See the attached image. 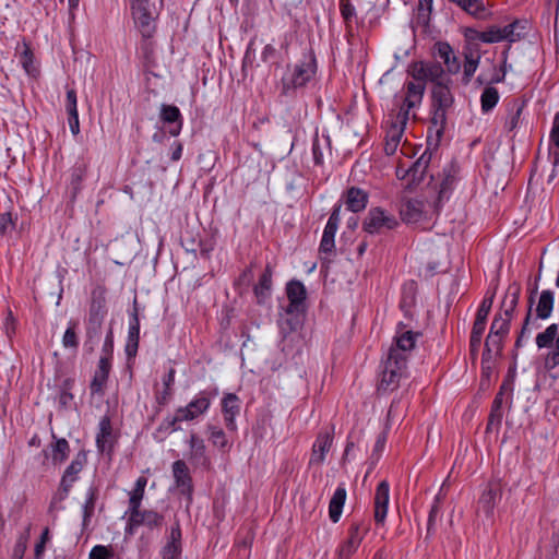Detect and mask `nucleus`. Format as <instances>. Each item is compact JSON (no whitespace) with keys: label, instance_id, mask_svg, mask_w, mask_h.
Returning a JSON list of instances; mask_svg holds the SVG:
<instances>
[{"label":"nucleus","instance_id":"1","mask_svg":"<svg viewBox=\"0 0 559 559\" xmlns=\"http://www.w3.org/2000/svg\"><path fill=\"white\" fill-rule=\"evenodd\" d=\"M316 59L311 55L294 66L288 64L281 80V96H295L296 91L305 86L316 74Z\"/></svg>","mask_w":559,"mask_h":559},{"label":"nucleus","instance_id":"2","mask_svg":"<svg viewBox=\"0 0 559 559\" xmlns=\"http://www.w3.org/2000/svg\"><path fill=\"white\" fill-rule=\"evenodd\" d=\"M450 84L451 83H437L431 91V127L435 129L438 138H441L445 130L447 114L454 103Z\"/></svg>","mask_w":559,"mask_h":559},{"label":"nucleus","instance_id":"3","mask_svg":"<svg viewBox=\"0 0 559 559\" xmlns=\"http://www.w3.org/2000/svg\"><path fill=\"white\" fill-rule=\"evenodd\" d=\"M407 97L403 98L400 110L396 115V120L391 124L386 131V139L391 142L400 144L403 136L404 128L409 118V110L419 106L423 102V90L416 88L414 85L409 86Z\"/></svg>","mask_w":559,"mask_h":559},{"label":"nucleus","instance_id":"4","mask_svg":"<svg viewBox=\"0 0 559 559\" xmlns=\"http://www.w3.org/2000/svg\"><path fill=\"white\" fill-rule=\"evenodd\" d=\"M397 226V218L380 206L371 207L362 222V229L370 235L385 234Z\"/></svg>","mask_w":559,"mask_h":559},{"label":"nucleus","instance_id":"5","mask_svg":"<svg viewBox=\"0 0 559 559\" xmlns=\"http://www.w3.org/2000/svg\"><path fill=\"white\" fill-rule=\"evenodd\" d=\"M134 23L144 38H151L155 32V15L150 0H130Z\"/></svg>","mask_w":559,"mask_h":559},{"label":"nucleus","instance_id":"6","mask_svg":"<svg viewBox=\"0 0 559 559\" xmlns=\"http://www.w3.org/2000/svg\"><path fill=\"white\" fill-rule=\"evenodd\" d=\"M212 394L201 391L187 406L178 408V418L187 421L193 420L205 414L211 406Z\"/></svg>","mask_w":559,"mask_h":559},{"label":"nucleus","instance_id":"7","mask_svg":"<svg viewBox=\"0 0 559 559\" xmlns=\"http://www.w3.org/2000/svg\"><path fill=\"white\" fill-rule=\"evenodd\" d=\"M516 26V22L510 23L503 27L491 26L487 31L484 32H475V37L473 39L480 40L486 44L499 43L502 40L515 41L516 38L514 36V28Z\"/></svg>","mask_w":559,"mask_h":559},{"label":"nucleus","instance_id":"8","mask_svg":"<svg viewBox=\"0 0 559 559\" xmlns=\"http://www.w3.org/2000/svg\"><path fill=\"white\" fill-rule=\"evenodd\" d=\"M367 532V526H350L347 537L338 548V558L348 559L356 551Z\"/></svg>","mask_w":559,"mask_h":559},{"label":"nucleus","instance_id":"9","mask_svg":"<svg viewBox=\"0 0 559 559\" xmlns=\"http://www.w3.org/2000/svg\"><path fill=\"white\" fill-rule=\"evenodd\" d=\"M240 411V400L235 393H226L222 400V412L226 428L230 431L237 429L235 421L236 416Z\"/></svg>","mask_w":559,"mask_h":559},{"label":"nucleus","instance_id":"10","mask_svg":"<svg viewBox=\"0 0 559 559\" xmlns=\"http://www.w3.org/2000/svg\"><path fill=\"white\" fill-rule=\"evenodd\" d=\"M390 500V486L386 480L378 484L374 492V520L377 523H382L388 513V506Z\"/></svg>","mask_w":559,"mask_h":559},{"label":"nucleus","instance_id":"11","mask_svg":"<svg viewBox=\"0 0 559 559\" xmlns=\"http://www.w3.org/2000/svg\"><path fill=\"white\" fill-rule=\"evenodd\" d=\"M400 215L407 224L418 223L425 215V204L418 199H406L400 206Z\"/></svg>","mask_w":559,"mask_h":559},{"label":"nucleus","instance_id":"12","mask_svg":"<svg viewBox=\"0 0 559 559\" xmlns=\"http://www.w3.org/2000/svg\"><path fill=\"white\" fill-rule=\"evenodd\" d=\"M159 118L163 123L169 124V134L177 136L182 129V116L179 108L175 105L162 104Z\"/></svg>","mask_w":559,"mask_h":559},{"label":"nucleus","instance_id":"13","mask_svg":"<svg viewBox=\"0 0 559 559\" xmlns=\"http://www.w3.org/2000/svg\"><path fill=\"white\" fill-rule=\"evenodd\" d=\"M85 462V454L79 453L66 468L60 483V488L64 495L69 493L72 485L78 479L79 473L83 469Z\"/></svg>","mask_w":559,"mask_h":559},{"label":"nucleus","instance_id":"14","mask_svg":"<svg viewBox=\"0 0 559 559\" xmlns=\"http://www.w3.org/2000/svg\"><path fill=\"white\" fill-rule=\"evenodd\" d=\"M181 531L179 526H173L160 555L162 559H180L182 552Z\"/></svg>","mask_w":559,"mask_h":559},{"label":"nucleus","instance_id":"15","mask_svg":"<svg viewBox=\"0 0 559 559\" xmlns=\"http://www.w3.org/2000/svg\"><path fill=\"white\" fill-rule=\"evenodd\" d=\"M136 300H134V309L131 314V320L129 323L128 338L126 344V354L128 358L135 357L139 348L140 342V320L138 314V309L135 307Z\"/></svg>","mask_w":559,"mask_h":559},{"label":"nucleus","instance_id":"16","mask_svg":"<svg viewBox=\"0 0 559 559\" xmlns=\"http://www.w3.org/2000/svg\"><path fill=\"white\" fill-rule=\"evenodd\" d=\"M435 55L443 61L449 74H456L460 71L461 63L448 43L438 41L435 44Z\"/></svg>","mask_w":559,"mask_h":559},{"label":"nucleus","instance_id":"17","mask_svg":"<svg viewBox=\"0 0 559 559\" xmlns=\"http://www.w3.org/2000/svg\"><path fill=\"white\" fill-rule=\"evenodd\" d=\"M111 362L107 358H99L97 369L90 384L91 393L103 395L108 381Z\"/></svg>","mask_w":559,"mask_h":559},{"label":"nucleus","instance_id":"18","mask_svg":"<svg viewBox=\"0 0 559 559\" xmlns=\"http://www.w3.org/2000/svg\"><path fill=\"white\" fill-rule=\"evenodd\" d=\"M408 74L413 78V81H409L405 84V96H408L409 93V86L414 85L416 88H421L423 95L425 94L426 90V81H428L427 76V70H426V62L425 61H416L412 62L408 66L407 70Z\"/></svg>","mask_w":559,"mask_h":559},{"label":"nucleus","instance_id":"19","mask_svg":"<svg viewBox=\"0 0 559 559\" xmlns=\"http://www.w3.org/2000/svg\"><path fill=\"white\" fill-rule=\"evenodd\" d=\"M173 474L180 492L190 496L192 492V479L186 462L182 460L175 461L173 463Z\"/></svg>","mask_w":559,"mask_h":559},{"label":"nucleus","instance_id":"20","mask_svg":"<svg viewBox=\"0 0 559 559\" xmlns=\"http://www.w3.org/2000/svg\"><path fill=\"white\" fill-rule=\"evenodd\" d=\"M286 295L289 300V311H300L307 296L305 285L299 281H290L286 286Z\"/></svg>","mask_w":559,"mask_h":559},{"label":"nucleus","instance_id":"21","mask_svg":"<svg viewBox=\"0 0 559 559\" xmlns=\"http://www.w3.org/2000/svg\"><path fill=\"white\" fill-rule=\"evenodd\" d=\"M114 444V436L111 421L108 416H105L99 421V431L96 437V445L99 452L111 451Z\"/></svg>","mask_w":559,"mask_h":559},{"label":"nucleus","instance_id":"22","mask_svg":"<svg viewBox=\"0 0 559 559\" xmlns=\"http://www.w3.org/2000/svg\"><path fill=\"white\" fill-rule=\"evenodd\" d=\"M419 336L418 333L413 331L397 332L394 337V344L390 349H397L396 354L408 358V353L415 347L416 338Z\"/></svg>","mask_w":559,"mask_h":559},{"label":"nucleus","instance_id":"23","mask_svg":"<svg viewBox=\"0 0 559 559\" xmlns=\"http://www.w3.org/2000/svg\"><path fill=\"white\" fill-rule=\"evenodd\" d=\"M464 64H463V85H468L474 76L480 60L478 51H473L471 47H465L463 50Z\"/></svg>","mask_w":559,"mask_h":559},{"label":"nucleus","instance_id":"24","mask_svg":"<svg viewBox=\"0 0 559 559\" xmlns=\"http://www.w3.org/2000/svg\"><path fill=\"white\" fill-rule=\"evenodd\" d=\"M332 437L328 432H321L318 435L312 448L310 457L311 464H322L324 462L325 454L330 451L332 445Z\"/></svg>","mask_w":559,"mask_h":559},{"label":"nucleus","instance_id":"25","mask_svg":"<svg viewBox=\"0 0 559 559\" xmlns=\"http://www.w3.org/2000/svg\"><path fill=\"white\" fill-rule=\"evenodd\" d=\"M273 270L270 264H266L263 273L261 274L258 284L254 286L253 292L259 304L264 302L271 295L272 289Z\"/></svg>","mask_w":559,"mask_h":559},{"label":"nucleus","instance_id":"26","mask_svg":"<svg viewBox=\"0 0 559 559\" xmlns=\"http://www.w3.org/2000/svg\"><path fill=\"white\" fill-rule=\"evenodd\" d=\"M347 209L354 213L361 212L368 203V193L360 188L352 187L347 190L346 201Z\"/></svg>","mask_w":559,"mask_h":559},{"label":"nucleus","instance_id":"27","mask_svg":"<svg viewBox=\"0 0 559 559\" xmlns=\"http://www.w3.org/2000/svg\"><path fill=\"white\" fill-rule=\"evenodd\" d=\"M501 498V489L499 485H489L488 488L483 492L479 499V508L487 514L490 515L495 509V506Z\"/></svg>","mask_w":559,"mask_h":559},{"label":"nucleus","instance_id":"28","mask_svg":"<svg viewBox=\"0 0 559 559\" xmlns=\"http://www.w3.org/2000/svg\"><path fill=\"white\" fill-rule=\"evenodd\" d=\"M298 312L299 311H289V308H286L285 314L278 320V328L284 337L296 332L300 328L301 320Z\"/></svg>","mask_w":559,"mask_h":559},{"label":"nucleus","instance_id":"29","mask_svg":"<svg viewBox=\"0 0 559 559\" xmlns=\"http://www.w3.org/2000/svg\"><path fill=\"white\" fill-rule=\"evenodd\" d=\"M520 293V285L513 283L508 287L506 296L502 300L504 319H509V321H511L512 314L518 306Z\"/></svg>","mask_w":559,"mask_h":559},{"label":"nucleus","instance_id":"30","mask_svg":"<svg viewBox=\"0 0 559 559\" xmlns=\"http://www.w3.org/2000/svg\"><path fill=\"white\" fill-rule=\"evenodd\" d=\"M345 500L346 489L344 487H337L329 504V516L333 523L340 521Z\"/></svg>","mask_w":559,"mask_h":559},{"label":"nucleus","instance_id":"31","mask_svg":"<svg viewBox=\"0 0 559 559\" xmlns=\"http://www.w3.org/2000/svg\"><path fill=\"white\" fill-rule=\"evenodd\" d=\"M430 156L424 153L412 166L406 170V176L411 183H419L426 174Z\"/></svg>","mask_w":559,"mask_h":559},{"label":"nucleus","instance_id":"32","mask_svg":"<svg viewBox=\"0 0 559 559\" xmlns=\"http://www.w3.org/2000/svg\"><path fill=\"white\" fill-rule=\"evenodd\" d=\"M391 362L389 366H383L381 380L378 386L379 391H393L399 386V382L401 378L404 376L399 373L397 371H393L390 369Z\"/></svg>","mask_w":559,"mask_h":559},{"label":"nucleus","instance_id":"33","mask_svg":"<svg viewBox=\"0 0 559 559\" xmlns=\"http://www.w3.org/2000/svg\"><path fill=\"white\" fill-rule=\"evenodd\" d=\"M87 168L88 165L84 160L78 162L72 168L70 188L73 199L81 191V186L86 176Z\"/></svg>","mask_w":559,"mask_h":559},{"label":"nucleus","instance_id":"34","mask_svg":"<svg viewBox=\"0 0 559 559\" xmlns=\"http://www.w3.org/2000/svg\"><path fill=\"white\" fill-rule=\"evenodd\" d=\"M146 484L147 478L144 476H141L136 479L134 488L130 491L129 508L127 513H131L140 509Z\"/></svg>","mask_w":559,"mask_h":559},{"label":"nucleus","instance_id":"35","mask_svg":"<svg viewBox=\"0 0 559 559\" xmlns=\"http://www.w3.org/2000/svg\"><path fill=\"white\" fill-rule=\"evenodd\" d=\"M102 320L88 319L86 325V341L85 346L88 347V352L94 350V346L99 342L102 334Z\"/></svg>","mask_w":559,"mask_h":559},{"label":"nucleus","instance_id":"36","mask_svg":"<svg viewBox=\"0 0 559 559\" xmlns=\"http://www.w3.org/2000/svg\"><path fill=\"white\" fill-rule=\"evenodd\" d=\"M554 309V294L551 290H543L536 307V316L538 319H548Z\"/></svg>","mask_w":559,"mask_h":559},{"label":"nucleus","instance_id":"37","mask_svg":"<svg viewBox=\"0 0 559 559\" xmlns=\"http://www.w3.org/2000/svg\"><path fill=\"white\" fill-rule=\"evenodd\" d=\"M336 230L328 229L324 227L322 239L320 242L319 251L322 254V260L330 262V258L334 252Z\"/></svg>","mask_w":559,"mask_h":559},{"label":"nucleus","instance_id":"38","mask_svg":"<svg viewBox=\"0 0 559 559\" xmlns=\"http://www.w3.org/2000/svg\"><path fill=\"white\" fill-rule=\"evenodd\" d=\"M426 70L428 81L432 82L433 85L437 83H452V80L444 75V69L439 62H426Z\"/></svg>","mask_w":559,"mask_h":559},{"label":"nucleus","instance_id":"39","mask_svg":"<svg viewBox=\"0 0 559 559\" xmlns=\"http://www.w3.org/2000/svg\"><path fill=\"white\" fill-rule=\"evenodd\" d=\"M160 521L159 515L154 511H143L140 509L129 513L128 524H158Z\"/></svg>","mask_w":559,"mask_h":559},{"label":"nucleus","instance_id":"40","mask_svg":"<svg viewBox=\"0 0 559 559\" xmlns=\"http://www.w3.org/2000/svg\"><path fill=\"white\" fill-rule=\"evenodd\" d=\"M455 3L466 13L479 17L485 12V5L481 0H448Z\"/></svg>","mask_w":559,"mask_h":559},{"label":"nucleus","instance_id":"41","mask_svg":"<svg viewBox=\"0 0 559 559\" xmlns=\"http://www.w3.org/2000/svg\"><path fill=\"white\" fill-rule=\"evenodd\" d=\"M499 102V92L496 87L487 86L480 96V106L484 112L490 111Z\"/></svg>","mask_w":559,"mask_h":559},{"label":"nucleus","instance_id":"42","mask_svg":"<svg viewBox=\"0 0 559 559\" xmlns=\"http://www.w3.org/2000/svg\"><path fill=\"white\" fill-rule=\"evenodd\" d=\"M396 350L397 349H389L388 357L383 366H389V364L391 362L390 369L404 374L407 366V358L396 354Z\"/></svg>","mask_w":559,"mask_h":559},{"label":"nucleus","instance_id":"43","mask_svg":"<svg viewBox=\"0 0 559 559\" xmlns=\"http://www.w3.org/2000/svg\"><path fill=\"white\" fill-rule=\"evenodd\" d=\"M52 461L53 463H62L67 460L70 445L64 438L56 439V442L51 445Z\"/></svg>","mask_w":559,"mask_h":559},{"label":"nucleus","instance_id":"44","mask_svg":"<svg viewBox=\"0 0 559 559\" xmlns=\"http://www.w3.org/2000/svg\"><path fill=\"white\" fill-rule=\"evenodd\" d=\"M558 334V325L556 323L550 324L547 329L537 334L536 345L538 348L549 347L555 341Z\"/></svg>","mask_w":559,"mask_h":559},{"label":"nucleus","instance_id":"45","mask_svg":"<svg viewBox=\"0 0 559 559\" xmlns=\"http://www.w3.org/2000/svg\"><path fill=\"white\" fill-rule=\"evenodd\" d=\"M503 389L502 385L492 402L488 425L500 424L502 419Z\"/></svg>","mask_w":559,"mask_h":559},{"label":"nucleus","instance_id":"46","mask_svg":"<svg viewBox=\"0 0 559 559\" xmlns=\"http://www.w3.org/2000/svg\"><path fill=\"white\" fill-rule=\"evenodd\" d=\"M509 331H510L509 319L502 318L501 314L496 316L491 323L489 334H492V336L496 335V336L504 337L508 335Z\"/></svg>","mask_w":559,"mask_h":559},{"label":"nucleus","instance_id":"47","mask_svg":"<svg viewBox=\"0 0 559 559\" xmlns=\"http://www.w3.org/2000/svg\"><path fill=\"white\" fill-rule=\"evenodd\" d=\"M502 340L503 337L496 336L492 334H488L486 342H485V350L483 353V360H485L486 357L490 358L491 354H499L502 350Z\"/></svg>","mask_w":559,"mask_h":559},{"label":"nucleus","instance_id":"48","mask_svg":"<svg viewBox=\"0 0 559 559\" xmlns=\"http://www.w3.org/2000/svg\"><path fill=\"white\" fill-rule=\"evenodd\" d=\"M209 439L214 447H217L221 450H225L227 448L228 440L223 429L215 426H209Z\"/></svg>","mask_w":559,"mask_h":559},{"label":"nucleus","instance_id":"49","mask_svg":"<svg viewBox=\"0 0 559 559\" xmlns=\"http://www.w3.org/2000/svg\"><path fill=\"white\" fill-rule=\"evenodd\" d=\"M524 108V103L515 102L512 107V112L507 117L504 129L509 132L513 131L520 121V117L522 115Z\"/></svg>","mask_w":559,"mask_h":559},{"label":"nucleus","instance_id":"50","mask_svg":"<svg viewBox=\"0 0 559 559\" xmlns=\"http://www.w3.org/2000/svg\"><path fill=\"white\" fill-rule=\"evenodd\" d=\"M76 323L70 322L62 337V345L66 348L76 349L79 346V340L76 335Z\"/></svg>","mask_w":559,"mask_h":559},{"label":"nucleus","instance_id":"51","mask_svg":"<svg viewBox=\"0 0 559 559\" xmlns=\"http://www.w3.org/2000/svg\"><path fill=\"white\" fill-rule=\"evenodd\" d=\"M106 313L105 309V299L104 298H93L90 307L88 319L102 320L104 321V317Z\"/></svg>","mask_w":559,"mask_h":559},{"label":"nucleus","instance_id":"52","mask_svg":"<svg viewBox=\"0 0 559 559\" xmlns=\"http://www.w3.org/2000/svg\"><path fill=\"white\" fill-rule=\"evenodd\" d=\"M96 490L94 488L88 489V497L84 504L83 511V524H87L92 520V514L95 510Z\"/></svg>","mask_w":559,"mask_h":559},{"label":"nucleus","instance_id":"53","mask_svg":"<svg viewBox=\"0 0 559 559\" xmlns=\"http://www.w3.org/2000/svg\"><path fill=\"white\" fill-rule=\"evenodd\" d=\"M20 61L27 74L33 76L36 75L37 69L33 63V52L26 45L24 51L21 55Z\"/></svg>","mask_w":559,"mask_h":559},{"label":"nucleus","instance_id":"54","mask_svg":"<svg viewBox=\"0 0 559 559\" xmlns=\"http://www.w3.org/2000/svg\"><path fill=\"white\" fill-rule=\"evenodd\" d=\"M340 10L346 26L350 27V23L356 15L355 8L350 0H340Z\"/></svg>","mask_w":559,"mask_h":559},{"label":"nucleus","instance_id":"55","mask_svg":"<svg viewBox=\"0 0 559 559\" xmlns=\"http://www.w3.org/2000/svg\"><path fill=\"white\" fill-rule=\"evenodd\" d=\"M554 348L547 354L545 358V368L552 370L559 366V340H556Z\"/></svg>","mask_w":559,"mask_h":559},{"label":"nucleus","instance_id":"56","mask_svg":"<svg viewBox=\"0 0 559 559\" xmlns=\"http://www.w3.org/2000/svg\"><path fill=\"white\" fill-rule=\"evenodd\" d=\"M532 306H533V296L530 297V306H528V311H527V314L524 319V322H523V325H522V329H521V332L516 338V342H515V347H521L522 346V342H523V338H524V335L528 332V325L532 321Z\"/></svg>","mask_w":559,"mask_h":559},{"label":"nucleus","instance_id":"57","mask_svg":"<svg viewBox=\"0 0 559 559\" xmlns=\"http://www.w3.org/2000/svg\"><path fill=\"white\" fill-rule=\"evenodd\" d=\"M102 352L103 355L100 358H107V360L111 362L114 352V334L111 329L107 332Z\"/></svg>","mask_w":559,"mask_h":559},{"label":"nucleus","instance_id":"58","mask_svg":"<svg viewBox=\"0 0 559 559\" xmlns=\"http://www.w3.org/2000/svg\"><path fill=\"white\" fill-rule=\"evenodd\" d=\"M190 448L193 451L194 456H203L205 452V444L203 439L199 438L197 435L192 433L190 436Z\"/></svg>","mask_w":559,"mask_h":559},{"label":"nucleus","instance_id":"59","mask_svg":"<svg viewBox=\"0 0 559 559\" xmlns=\"http://www.w3.org/2000/svg\"><path fill=\"white\" fill-rule=\"evenodd\" d=\"M112 556L111 550L103 545H96L92 548L88 559H109Z\"/></svg>","mask_w":559,"mask_h":559},{"label":"nucleus","instance_id":"60","mask_svg":"<svg viewBox=\"0 0 559 559\" xmlns=\"http://www.w3.org/2000/svg\"><path fill=\"white\" fill-rule=\"evenodd\" d=\"M492 302H493V296L485 297L478 308L476 318L487 321V317L491 310Z\"/></svg>","mask_w":559,"mask_h":559},{"label":"nucleus","instance_id":"61","mask_svg":"<svg viewBox=\"0 0 559 559\" xmlns=\"http://www.w3.org/2000/svg\"><path fill=\"white\" fill-rule=\"evenodd\" d=\"M340 221H341V205H337L332 211V213L328 219V223L325 225V228L337 231Z\"/></svg>","mask_w":559,"mask_h":559},{"label":"nucleus","instance_id":"62","mask_svg":"<svg viewBox=\"0 0 559 559\" xmlns=\"http://www.w3.org/2000/svg\"><path fill=\"white\" fill-rule=\"evenodd\" d=\"M66 108H67L68 114L78 112L76 92L73 88H70L67 91Z\"/></svg>","mask_w":559,"mask_h":559},{"label":"nucleus","instance_id":"63","mask_svg":"<svg viewBox=\"0 0 559 559\" xmlns=\"http://www.w3.org/2000/svg\"><path fill=\"white\" fill-rule=\"evenodd\" d=\"M312 154H313L314 163L317 165H321L323 163V153H322L321 142H320L318 135H316V138L313 139V142H312Z\"/></svg>","mask_w":559,"mask_h":559},{"label":"nucleus","instance_id":"64","mask_svg":"<svg viewBox=\"0 0 559 559\" xmlns=\"http://www.w3.org/2000/svg\"><path fill=\"white\" fill-rule=\"evenodd\" d=\"M550 139L552 143L559 148V112L555 115Z\"/></svg>","mask_w":559,"mask_h":559}]
</instances>
